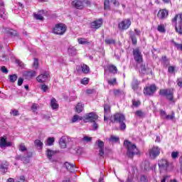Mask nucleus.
<instances>
[{
  "label": "nucleus",
  "mask_w": 182,
  "mask_h": 182,
  "mask_svg": "<svg viewBox=\"0 0 182 182\" xmlns=\"http://www.w3.org/2000/svg\"><path fill=\"white\" fill-rule=\"evenodd\" d=\"M85 109V105L82 102H78L75 107V112L77 113H82Z\"/></svg>",
  "instance_id": "nucleus-26"
},
{
  "label": "nucleus",
  "mask_w": 182,
  "mask_h": 182,
  "mask_svg": "<svg viewBox=\"0 0 182 182\" xmlns=\"http://www.w3.org/2000/svg\"><path fill=\"white\" fill-rule=\"evenodd\" d=\"M99 119V116L95 112H90L85 114V122H93L92 129L93 130H97L99 125L95 121Z\"/></svg>",
  "instance_id": "nucleus-5"
},
{
  "label": "nucleus",
  "mask_w": 182,
  "mask_h": 182,
  "mask_svg": "<svg viewBox=\"0 0 182 182\" xmlns=\"http://www.w3.org/2000/svg\"><path fill=\"white\" fill-rule=\"evenodd\" d=\"M144 164V170H145V171H150V170H151L152 166L150 165L149 161H145Z\"/></svg>",
  "instance_id": "nucleus-34"
},
{
  "label": "nucleus",
  "mask_w": 182,
  "mask_h": 182,
  "mask_svg": "<svg viewBox=\"0 0 182 182\" xmlns=\"http://www.w3.org/2000/svg\"><path fill=\"white\" fill-rule=\"evenodd\" d=\"M89 84V78L84 77L81 80V85H88Z\"/></svg>",
  "instance_id": "nucleus-54"
},
{
  "label": "nucleus",
  "mask_w": 182,
  "mask_h": 182,
  "mask_svg": "<svg viewBox=\"0 0 182 182\" xmlns=\"http://www.w3.org/2000/svg\"><path fill=\"white\" fill-rule=\"evenodd\" d=\"M158 166L159 168H161L162 170H168V161L166 159H161L158 162Z\"/></svg>",
  "instance_id": "nucleus-20"
},
{
  "label": "nucleus",
  "mask_w": 182,
  "mask_h": 182,
  "mask_svg": "<svg viewBox=\"0 0 182 182\" xmlns=\"http://www.w3.org/2000/svg\"><path fill=\"white\" fill-rule=\"evenodd\" d=\"M22 83H23V78L19 77L17 82L18 86H22Z\"/></svg>",
  "instance_id": "nucleus-63"
},
{
  "label": "nucleus",
  "mask_w": 182,
  "mask_h": 182,
  "mask_svg": "<svg viewBox=\"0 0 182 182\" xmlns=\"http://www.w3.org/2000/svg\"><path fill=\"white\" fill-rule=\"evenodd\" d=\"M109 141L110 143H118V141H120V138L114 135H111L109 139Z\"/></svg>",
  "instance_id": "nucleus-32"
},
{
  "label": "nucleus",
  "mask_w": 182,
  "mask_h": 182,
  "mask_svg": "<svg viewBox=\"0 0 182 182\" xmlns=\"http://www.w3.org/2000/svg\"><path fill=\"white\" fill-rule=\"evenodd\" d=\"M11 142H6V139L2 137L0 139V147H9Z\"/></svg>",
  "instance_id": "nucleus-28"
},
{
  "label": "nucleus",
  "mask_w": 182,
  "mask_h": 182,
  "mask_svg": "<svg viewBox=\"0 0 182 182\" xmlns=\"http://www.w3.org/2000/svg\"><path fill=\"white\" fill-rule=\"evenodd\" d=\"M140 182H149V180L147 179V176H146L145 175H141Z\"/></svg>",
  "instance_id": "nucleus-56"
},
{
  "label": "nucleus",
  "mask_w": 182,
  "mask_h": 182,
  "mask_svg": "<svg viewBox=\"0 0 182 182\" xmlns=\"http://www.w3.org/2000/svg\"><path fill=\"white\" fill-rule=\"evenodd\" d=\"M92 140V138L87 136H85L84 137L82 138V141H85V143H90Z\"/></svg>",
  "instance_id": "nucleus-44"
},
{
  "label": "nucleus",
  "mask_w": 182,
  "mask_h": 182,
  "mask_svg": "<svg viewBox=\"0 0 182 182\" xmlns=\"http://www.w3.org/2000/svg\"><path fill=\"white\" fill-rule=\"evenodd\" d=\"M140 105H141L140 101L136 100H132V106L134 107H137L140 106Z\"/></svg>",
  "instance_id": "nucleus-49"
},
{
  "label": "nucleus",
  "mask_w": 182,
  "mask_h": 182,
  "mask_svg": "<svg viewBox=\"0 0 182 182\" xmlns=\"http://www.w3.org/2000/svg\"><path fill=\"white\" fill-rule=\"evenodd\" d=\"M176 82L178 86H179V87H182V78H178Z\"/></svg>",
  "instance_id": "nucleus-64"
},
{
  "label": "nucleus",
  "mask_w": 182,
  "mask_h": 182,
  "mask_svg": "<svg viewBox=\"0 0 182 182\" xmlns=\"http://www.w3.org/2000/svg\"><path fill=\"white\" fill-rule=\"evenodd\" d=\"M29 159L30 158H28V156H23V159H21V161H23V163H24L25 164H28V163H29Z\"/></svg>",
  "instance_id": "nucleus-61"
},
{
  "label": "nucleus",
  "mask_w": 182,
  "mask_h": 182,
  "mask_svg": "<svg viewBox=\"0 0 182 182\" xmlns=\"http://www.w3.org/2000/svg\"><path fill=\"white\" fill-rule=\"evenodd\" d=\"M18 150L20 151H26V146H25V144H21L19 145Z\"/></svg>",
  "instance_id": "nucleus-53"
},
{
  "label": "nucleus",
  "mask_w": 182,
  "mask_h": 182,
  "mask_svg": "<svg viewBox=\"0 0 182 182\" xmlns=\"http://www.w3.org/2000/svg\"><path fill=\"white\" fill-rule=\"evenodd\" d=\"M79 45H90V41L89 39L85 38H80L77 39Z\"/></svg>",
  "instance_id": "nucleus-29"
},
{
  "label": "nucleus",
  "mask_w": 182,
  "mask_h": 182,
  "mask_svg": "<svg viewBox=\"0 0 182 182\" xmlns=\"http://www.w3.org/2000/svg\"><path fill=\"white\" fill-rule=\"evenodd\" d=\"M55 153L56 152H55V151L48 149L47 150V157L50 160V159H52V156H55Z\"/></svg>",
  "instance_id": "nucleus-39"
},
{
  "label": "nucleus",
  "mask_w": 182,
  "mask_h": 182,
  "mask_svg": "<svg viewBox=\"0 0 182 182\" xmlns=\"http://www.w3.org/2000/svg\"><path fill=\"white\" fill-rule=\"evenodd\" d=\"M72 7L75 9H85V0H74L71 3Z\"/></svg>",
  "instance_id": "nucleus-12"
},
{
  "label": "nucleus",
  "mask_w": 182,
  "mask_h": 182,
  "mask_svg": "<svg viewBox=\"0 0 182 182\" xmlns=\"http://www.w3.org/2000/svg\"><path fill=\"white\" fill-rule=\"evenodd\" d=\"M0 18L5 19L6 18V14H5V8L0 9Z\"/></svg>",
  "instance_id": "nucleus-40"
},
{
  "label": "nucleus",
  "mask_w": 182,
  "mask_h": 182,
  "mask_svg": "<svg viewBox=\"0 0 182 182\" xmlns=\"http://www.w3.org/2000/svg\"><path fill=\"white\" fill-rule=\"evenodd\" d=\"M167 16H168V11L167 9H161L159 11L157 14L159 19H166Z\"/></svg>",
  "instance_id": "nucleus-18"
},
{
  "label": "nucleus",
  "mask_w": 182,
  "mask_h": 182,
  "mask_svg": "<svg viewBox=\"0 0 182 182\" xmlns=\"http://www.w3.org/2000/svg\"><path fill=\"white\" fill-rule=\"evenodd\" d=\"M34 18L38 21H43V16L39 14H34Z\"/></svg>",
  "instance_id": "nucleus-51"
},
{
  "label": "nucleus",
  "mask_w": 182,
  "mask_h": 182,
  "mask_svg": "<svg viewBox=\"0 0 182 182\" xmlns=\"http://www.w3.org/2000/svg\"><path fill=\"white\" fill-rule=\"evenodd\" d=\"M33 68L36 70L39 68V60L38 58L33 59Z\"/></svg>",
  "instance_id": "nucleus-42"
},
{
  "label": "nucleus",
  "mask_w": 182,
  "mask_h": 182,
  "mask_svg": "<svg viewBox=\"0 0 182 182\" xmlns=\"http://www.w3.org/2000/svg\"><path fill=\"white\" fill-rule=\"evenodd\" d=\"M6 35L11 36V38H14V36H18V31L9 28H6L5 30Z\"/></svg>",
  "instance_id": "nucleus-23"
},
{
  "label": "nucleus",
  "mask_w": 182,
  "mask_h": 182,
  "mask_svg": "<svg viewBox=\"0 0 182 182\" xmlns=\"http://www.w3.org/2000/svg\"><path fill=\"white\" fill-rule=\"evenodd\" d=\"M159 95L164 96L167 100H168V102H171V103H173V105L176 103L173 91H171L170 89H161L159 90Z\"/></svg>",
  "instance_id": "nucleus-4"
},
{
  "label": "nucleus",
  "mask_w": 182,
  "mask_h": 182,
  "mask_svg": "<svg viewBox=\"0 0 182 182\" xmlns=\"http://www.w3.org/2000/svg\"><path fill=\"white\" fill-rule=\"evenodd\" d=\"M174 46L177 48L178 50H181L182 51V44H178L176 43L174 41H172Z\"/></svg>",
  "instance_id": "nucleus-50"
},
{
  "label": "nucleus",
  "mask_w": 182,
  "mask_h": 182,
  "mask_svg": "<svg viewBox=\"0 0 182 182\" xmlns=\"http://www.w3.org/2000/svg\"><path fill=\"white\" fill-rule=\"evenodd\" d=\"M104 121L106 122L109 120V117H110V105H104Z\"/></svg>",
  "instance_id": "nucleus-19"
},
{
  "label": "nucleus",
  "mask_w": 182,
  "mask_h": 182,
  "mask_svg": "<svg viewBox=\"0 0 182 182\" xmlns=\"http://www.w3.org/2000/svg\"><path fill=\"white\" fill-rule=\"evenodd\" d=\"M95 144H97V147L100 149V156L103 157L105 154V142L101 140H97L96 141Z\"/></svg>",
  "instance_id": "nucleus-15"
},
{
  "label": "nucleus",
  "mask_w": 182,
  "mask_h": 182,
  "mask_svg": "<svg viewBox=\"0 0 182 182\" xmlns=\"http://www.w3.org/2000/svg\"><path fill=\"white\" fill-rule=\"evenodd\" d=\"M81 70L82 73H85L86 75L89 73V72H90V68L86 64H82L81 65Z\"/></svg>",
  "instance_id": "nucleus-31"
},
{
  "label": "nucleus",
  "mask_w": 182,
  "mask_h": 182,
  "mask_svg": "<svg viewBox=\"0 0 182 182\" xmlns=\"http://www.w3.org/2000/svg\"><path fill=\"white\" fill-rule=\"evenodd\" d=\"M64 166L67 168V170H68V171H70V173H75V171H76V170H75L76 168V166L73 164L65 162Z\"/></svg>",
  "instance_id": "nucleus-21"
},
{
  "label": "nucleus",
  "mask_w": 182,
  "mask_h": 182,
  "mask_svg": "<svg viewBox=\"0 0 182 182\" xmlns=\"http://www.w3.org/2000/svg\"><path fill=\"white\" fill-rule=\"evenodd\" d=\"M124 146L127 149V156L129 159H133L134 156L137 154H140V150L137 149V146H136V144L130 142L129 140H125L124 141Z\"/></svg>",
  "instance_id": "nucleus-1"
},
{
  "label": "nucleus",
  "mask_w": 182,
  "mask_h": 182,
  "mask_svg": "<svg viewBox=\"0 0 182 182\" xmlns=\"http://www.w3.org/2000/svg\"><path fill=\"white\" fill-rule=\"evenodd\" d=\"M53 143H55L54 137H49L46 141L47 146H53Z\"/></svg>",
  "instance_id": "nucleus-38"
},
{
  "label": "nucleus",
  "mask_w": 182,
  "mask_h": 182,
  "mask_svg": "<svg viewBox=\"0 0 182 182\" xmlns=\"http://www.w3.org/2000/svg\"><path fill=\"white\" fill-rule=\"evenodd\" d=\"M104 9H110V1L109 0H105Z\"/></svg>",
  "instance_id": "nucleus-45"
},
{
  "label": "nucleus",
  "mask_w": 182,
  "mask_h": 182,
  "mask_svg": "<svg viewBox=\"0 0 182 182\" xmlns=\"http://www.w3.org/2000/svg\"><path fill=\"white\" fill-rule=\"evenodd\" d=\"M158 31L161 33H166V28H164V25L161 24L158 26Z\"/></svg>",
  "instance_id": "nucleus-43"
},
{
  "label": "nucleus",
  "mask_w": 182,
  "mask_h": 182,
  "mask_svg": "<svg viewBox=\"0 0 182 182\" xmlns=\"http://www.w3.org/2000/svg\"><path fill=\"white\" fill-rule=\"evenodd\" d=\"M174 70H176V68L174 66H169L168 68V72L169 73H174Z\"/></svg>",
  "instance_id": "nucleus-58"
},
{
  "label": "nucleus",
  "mask_w": 182,
  "mask_h": 182,
  "mask_svg": "<svg viewBox=\"0 0 182 182\" xmlns=\"http://www.w3.org/2000/svg\"><path fill=\"white\" fill-rule=\"evenodd\" d=\"M1 72H2V73H5L6 75H7L8 73V68L5 66H1V69H0Z\"/></svg>",
  "instance_id": "nucleus-55"
},
{
  "label": "nucleus",
  "mask_w": 182,
  "mask_h": 182,
  "mask_svg": "<svg viewBox=\"0 0 182 182\" xmlns=\"http://www.w3.org/2000/svg\"><path fill=\"white\" fill-rule=\"evenodd\" d=\"M132 25V21L129 18H125L118 23L119 31H127Z\"/></svg>",
  "instance_id": "nucleus-7"
},
{
  "label": "nucleus",
  "mask_w": 182,
  "mask_h": 182,
  "mask_svg": "<svg viewBox=\"0 0 182 182\" xmlns=\"http://www.w3.org/2000/svg\"><path fill=\"white\" fill-rule=\"evenodd\" d=\"M82 117H79V115H74L72 119V123H76L78 120H82Z\"/></svg>",
  "instance_id": "nucleus-46"
},
{
  "label": "nucleus",
  "mask_w": 182,
  "mask_h": 182,
  "mask_svg": "<svg viewBox=\"0 0 182 182\" xmlns=\"http://www.w3.org/2000/svg\"><path fill=\"white\" fill-rule=\"evenodd\" d=\"M150 159H154L156 157L160 156V148L159 146H154L149 149Z\"/></svg>",
  "instance_id": "nucleus-13"
},
{
  "label": "nucleus",
  "mask_w": 182,
  "mask_h": 182,
  "mask_svg": "<svg viewBox=\"0 0 182 182\" xmlns=\"http://www.w3.org/2000/svg\"><path fill=\"white\" fill-rule=\"evenodd\" d=\"M130 38L132 39V44L133 45H137V38H136V35L132 34V35L130 36Z\"/></svg>",
  "instance_id": "nucleus-48"
},
{
  "label": "nucleus",
  "mask_w": 182,
  "mask_h": 182,
  "mask_svg": "<svg viewBox=\"0 0 182 182\" xmlns=\"http://www.w3.org/2000/svg\"><path fill=\"white\" fill-rule=\"evenodd\" d=\"M102 23H103V20L102 18H99L91 23L90 28H92V29H99V28L102 26Z\"/></svg>",
  "instance_id": "nucleus-17"
},
{
  "label": "nucleus",
  "mask_w": 182,
  "mask_h": 182,
  "mask_svg": "<svg viewBox=\"0 0 182 182\" xmlns=\"http://www.w3.org/2000/svg\"><path fill=\"white\" fill-rule=\"evenodd\" d=\"M126 117H124V115L120 113H117L114 114L110 119L112 123L119 124V127L121 130H126V123H124Z\"/></svg>",
  "instance_id": "nucleus-2"
},
{
  "label": "nucleus",
  "mask_w": 182,
  "mask_h": 182,
  "mask_svg": "<svg viewBox=\"0 0 182 182\" xmlns=\"http://www.w3.org/2000/svg\"><path fill=\"white\" fill-rule=\"evenodd\" d=\"M66 25L63 23H58L55 26L53 33H55V35H63L65 32H66Z\"/></svg>",
  "instance_id": "nucleus-6"
},
{
  "label": "nucleus",
  "mask_w": 182,
  "mask_h": 182,
  "mask_svg": "<svg viewBox=\"0 0 182 182\" xmlns=\"http://www.w3.org/2000/svg\"><path fill=\"white\" fill-rule=\"evenodd\" d=\"M156 90L157 87L156 85L153 84L144 88V95H145V96H153Z\"/></svg>",
  "instance_id": "nucleus-9"
},
{
  "label": "nucleus",
  "mask_w": 182,
  "mask_h": 182,
  "mask_svg": "<svg viewBox=\"0 0 182 182\" xmlns=\"http://www.w3.org/2000/svg\"><path fill=\"white\" fill-rule=\"evenodd\" d=\"M34 144L39 150L42 149L43 147V142H41L40 139H36L34 141Z\"/></svg>",
  "instance_id": "nucleus-33"
},
{
  "label": "nucleus",
  "mask_w": 182,
  "mask_h": 182,
  "mask_svg": "<svg viewBox=\"0 0 182 182\" xmlns=\"http://www.w3.org/2000/svg\"><path fill=\"white\" fill-rule=\"evenodd\" d=\"M161 63L164 68H168L170 66V60L167 58V56L164 55L161 58Z\"/></svg>",
  "instance_id": "nucleus-22"
},
{
  "label": "nucleus",
  "mask_w": 182,
  "mask_h": 182,
  "mask_svg": "<svg viewBox=\"0 0 182 182\" xmlns=\"http://www.w3.org/2000/svg\"><path fill=\"white\" fill-rule=\"evenodd\" d=\"M171 23L175 27L176 32L179 35H182V13L176 14L172 18Z\"/></svg>",
  "instance_id": "nucleus-3"
},
{
  "label": "nucleus",
  "mask_w": 182,
  "mask_h": 182,
  "mask_svg": "<svg viewBox=\"0 0 182 182\" xmlns=\"http://www.w3.org/2000/svg\"><path fill=\"white\" fill-rule=\"evenodd\" d=\"M108 69L109 72L111 73H114V75H116V73H117V68L114 65H109Z\"/></svg>",
  "instance_id": "nucleus-37"
},
{
  "label": "nucleus",
  "mask_w": 182,
  "mask_h": 182,
  "mask_svg": "<svg viewBox=\"0 0 182 182\" xmlns=\"http://www.w3.org/2000/svg\"><path fill=\"white\" fill-rule=\"evenodd\" d=\"M134 59L136 63H142L143 62V55L139 49L133 50Z\"/></svg>",
  "instance_id": "nucleus-14"
},
{
  "label": "nucleus",
  "mask_w": 182,
  "mask_h": 182,
  "mask_svg": "<svg viewBox=\"0 0 182 182\" xmlns=\"http://www.w3.org/2000/svg\"><path fill=\"white\" fill-rule=\"evenodd\" d=\"M31 110L33 112V113H35V112L38 110V104H33V105L31 106Z\"/></svg>",
  "instance_id": "nucleus-60"
},
{
  "label": "nucleus",
  "mask_w": 182,
  "mask_h": 182,
  "mask_svg": "<svg viewBox=\"0 0 182 182\" xmlns=\"http://www.w3.org/2000/svg\"><path fill=\"white\" fill-rule=\"evenodd\" d=\"M135 116H137L138 117H144V112L141 110H137L135 112Z\"/></svg>",
  "instance_id": "nucleus-47"
},
{
  "label": "nucleus",
  "mask_w": 182,
  "mask_h": 182,
  "mask_svg": "<svg viewBox=\"0 0 182 182\" xmlns=\"http://www.w3.org/2000/svg\"><path fill=\"white\" fill-rule=\"evenodd\" d=\"M105 43L107 45H116V40H114L113 38H106L105 40Z\"/></svg>",
  "instance_id": "nucleus-36"
},
{
  "label": "nucleus",
  "mask_w": 182,
  "mask_h": 182,
  "mask_svg": "<svg viewBox=\"0 0 182 182\" xmlns=\"http://www.w3.org/2000/svg\"><path fill=\"white\" fill-rule=\"evenodd\" d=\"M49 89V87H48V85L43 84L41 85V90H43V92H48Z\"/></svg>",
  "instance_id": "nucleus-59"
},
{
  "label": "nucleus",
  "mask_w": 182,
  "mask_h": 182,
  "mask_svg": "<svg viewBox=\"0 0 182 182\" xmlns=\"http://www.w3.org/2000/svg\"><path fill=\"white\" fill-rule=\"evenodd\" d=\"M10 114H13V116H19V111L18 109H12L10 112Z\"/></svg>",
  "instance_id": "nucleus-52"
},
{
  "label": "nucleus",
  "mask_w": 182,
  "mask_h": 182,
  "mask_svg": "<svg viewBox=\"0 0 182 182\" xmlns=\"http://www.w3.org/2000/svg\"><path fill=\"white\" fill-rule=\"evenodd\" d=\"M0 171L3 174L8 173V162L0 164Z\"/></svg>",
  "instance_id": "nucleus-27"
},
{
  "label": "nucleus",
  "mask_w": 182,
  "mask_h": 182,
  "mask_svg": "<svg viewBox=\"0 0 182 182\" xmlns=\"http://www.w3.org/2000/svg\"><path fill=\"white\" fill-rule=\"evenodd\" d=\"M171 157H172V159H177V157H178V151H173V152L171 153Z\"/></svg>",
  "instance_id": "nucleus-57"
},
{
  "label": "nucleus",
  "mask_w": 182,
  "mask_h": 182,
  "mask_svg": "<svg viewBox=\"0 0 182 182\" xmlns=\"http://www.w3.org/2000/svg\"><path fill=\"white\" fill-rule=\"evenodd\" d=\"M160 116L164 120H174V119H176V112H174V111H172L171 114H167V113H166V111L161 109L160 111Z\"/></svg>",
  "instance_id": "nucleus-11"
},
{
  "label": "nucleus",
  "mask_w": 182,
  "mask_h": 182,
  "mask_svg": "<svg viewBox=\"0 0 182 182\" xmlns=\"http://www.w3.org/2000/svg\"><path fill=\"white\" fill-rule=\"evenodd\" d=\"M50 106L52 109H59V105L58 104V101H56V99L52 98L50 100Z\"/></svg>",
  "instance_id": "nucleus-30"
},
{
  "label": "nucleus",
  "mask_w": 182,
  "mask_h": 182,
  "mask_svg": "<svg viewBox=\"0 0 182 182\" xmlns=\"http://www.w3.org/2000/svg\"><path fill=\"white\" fill-rule=\"evenodd\" d=\"M23 76L28 80H31V79L36 76V71L35 70L25 71L23 74Z\"/></svg>",
  "instance_id": "nucleus-16"
},
{
  "label": "nucleus",
  "mask_w": 182,
  "mask_h": 182,
  "mask_svg": "<svg viewBox=\"0 0 182 182\" xmlns=\"http://www.w3.org/2000/svg\"><path fill=\"white\" fill-rule=\"evenodd\" d=\"M66 139H68V136H63L60 141H59V145L61 149H66Z\"/></svg>",
  "instance_id": "nucleus-25"
},
{
  "label": "nucleus",
  "mask_w": 182,
  "mask_h": 182,
  "mask_svg": "<svg viewBox=\"0 0 182 182\" xmlns=\"http://www.w3.org/2000/svg\"><path fill=\"white\" fill-rule=\"evenodd\" d=\"M140 83L141 82L139 81L136 77H134L132 83H131V87L132 90L135 92V93H139V92H141V87H140Z\"/></svg>",
  "instance_id": "nucleus-10"
},
{
  "label": "nucleus",
  "mask_w": 182,
  "mask_h": 182,
  "mask_svg": "<svg viewBox=\"0 0 182 182\" xmlns=\"http://www.w3.org/2000/svg\"><path fill=\"white\" fill-rule=\"evenodd\" d=\"M49 79H50V74L48 71H44L36 77V80L38 83H45V82H48Z\"/></svg>",
  "instance_id": "nucleus-8"
},
{
  "label": "nucleus",
  "mask_w": 182,
  "mask_h": 182,
  "mask_svg": "<svg viewBox=\"0 0 182 182\" xmlns=\"http://www.w3.org/2000/svg\"><path fill=\"white\" fill-rule=\"evenodd\" d=\"M140 73H142V75H146V73L147 72V69L146 68V65L141 64L139 68Z\"/></svg>",
  "instance_id": "nucleus-41"
},
{
  "label": "nucleus",
  "mask_w": 182,
  "mask_h": 182,
  "mask_svg": "<svg viewBox=\"0 0 182 182\" xmlns=\"http://www.w3.org/2000/svg\"><path fill=\"white\" fill-rule=\"evenodd\" d=\"M9 78L11 83H15V82H16V80H18V75H16V74L10 75L9 76Z\"/></svg>",
  "instance_id": "nucleus-35"
},
{
  "label": "nucleus",
  "mask_w": 182,
  "mask_h": 182,
  "mask_svg": "<svg viewBox=\"0 0 182 182\" xmlns=\"http://www.w3.org/2000/svg\"><path fill=\"white\" fill-rule=\"evenodd\" d=\"M116 83H117V80H116V78H114V79H112V80H108V84H109V85H116Z\"/></svg>",
  "instance_id": "nucleus-62"
},
{
  "label": "nucleus",
  "mask_w": 182,
  "mask_h": 182,
  "mask_svg": "<svg viewBox=\"0 0 182 182\" xmlns=\"http://www.w3.org/2000/svg\"><path fill=\"white\" fill-rule=\"evenodd\" d=\"M69 56H76L77 55V50L72 46H70L68 49Z\"/></svg>",
  "instance_id": "nucleus-24"
}]
</instances>
